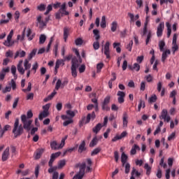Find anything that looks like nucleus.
<instances>
[{
  "label": "nucleus",
  "instance_id": "nucleus-1",
  "mask_svg": "<svg viewBox=\"0 0 179 179\" xmlns=\"http://www.w3.org/2000/svg\"><path fill=\"white\" fill-rule=\"evenodd\" d=\"M24 130L23 129V126L19 124V118H16L13 124L12 133L14 135V138H19L21 135H23Z\"/></svg>",
  "mask_w": 179,
  "mask_h": 179
},
{
  "label": "nucleus",
  "instance_id": "nucleus-2",
  "mask_svg": "<svg viewBox=\"0 0 179 179\" xmlns=\"http://www.w3.org/2000/svg\"><path fill=\"white\" fill-rule=\"evenodd\" d=\"M21 121L23 124L22 128L23 129L26 130V132H30V130L31 129V124H33V120H28L27 117H26V115H21Z\"/></svg>",
  "mask_w": 179,
  "mask_h": 179
},
{
  "label": "nucleus",
  "instance_id": "nucleus-3",
  "mask_svg": "<svg viewBox=\"0 0 179 179\" xmlns=\"http://www.w3.org/2000/svg\"><path fill=\"white\" fill-rule=\"evenodd\" d=\"M96 118V113L93 111L92 113H88L87 117L83 116L79 122V127L82 128L83 127V124H89L90 122V120H94Z\"/></svg>",
  "mask_w": 179,
  "mask_h": 179
},
{
  "label": "nucleus",
  "instance_id": "nucleus-4",
  "mask_svg": "<svg viewBox=\"0 0 179 179\" xmlns=\"http://www.w3.org/2000/svg\"><path fill=\"white\" fill-rule=\"evenodd\" d=\"M12 37H13V30L10 31L7 36V40L3 43V45H6V47H12L16 43V41H12Z\"/></svg>",
  "mask_w": 179,
  "mask_h": 179
},
{
  "label": "nucleus",
  "instance_id": "nucleus-5",
  "mask_svg": "<svg viewBox=\"0 0 179 179\" xmlns=\"http://www.w3.org/2000/svg\"><path fill=\"white\" fill-rule=\"evenodd\" d=\"M168 114L167 109H163L159 116L160 120H164L166 122H170L171 117Z\"/></svg>",
  "mask_w": 179,
  "mask_h": 179
},
{
  "label": "nucleus",
  "instance_id": "nucleus-6",
  "mask_svg": "<svg viewBox=\"0 0 179 179\" xmlns=\"http://www.w3.org/2000/svg\"><path fill=\"white\" fill-rule=\"evenodd\" d=\"M76 167H79L80 171L76 174V176H83V177L85 176V170H86V163L83 162L81 164H77Z\"/></svg>",
  "mask_w": 179,
  "mask_h": 179
},
{
  "label": "nucleus",
  "instance_id": "nucleus-7",
  "mask_svg": "<svg viewBox=\"0 0 179 179\" xmlns=\"http://www.w3.org/2000/svg\"><path fill=\"white\" fill-rule=\"evenodd\" d=\"M163 30H164V22H162L157 28V37H162V36H163Z\"/></svg>",
  "mask_w": 179,
  "mask_h": 179
},
{
  "label": "nucleus",
  "instance_id": "nucleus-8",
  "mask_svg": "<svg viewBox=\"0 0 179 179\" xmlns=\"http://www.w3.org/2000/svg\"><path fill=\"white\" fill-rule=\"evenodd\" d=\"M117 96H118L117 101L120 104H122L125 101V92L122 91H118Z\"/></svg>",
  "mask_w": 179,
  "mask_h": 179
},
{
  "label": "nucleus",
  "instance_id": "nucleus-9",
  "mask_svg": "<svg viewBox=\"0 0 179 179\" xmlns=\"http://www.w3.org/2000/svg\"><path fill=\"white\" fill-rule=\"evenodd\" d=\"M103 54L106 55L108 59H110V42L107 41L104 45Z\"/></svg>",
  "mask_w": 179,
  "mask_h": 179
},
{
  "label": "nucleus",
  "instance_id": "nucleus-10",
  "mask_svg": "<svg viewBox=\"0 0 179 179\" xmlns=\"http://www.w3.org/2000/svg\"><path fill=\"white\" fill-rule=\"evenodd\" d=\"M50 148L52 150H58L59 149H62L64 147H61V143L58 145L57 141H53L50 143Z\"/></svg>",
  "mask_w": 179,
  "mask_h": 179
},
{
  "label": "nucleus",
  "instance_id": "nucleus-11",
  "mask_svg": "<svg viewBox=\"0 0 179 179\" xmlns=\"http://www.w3.org/2000/svg\"><path fill=\"white\" fill-rule=\"evenodd\" d=\"M128 135V132L123 131L120 136L117 135L112 139V142H116V141H120V139H122V138H125Z\"/></svg>",
  "mask_w": 179,
  "mask_h": 179
},
{
  "label": "nucleus",
  "instance_id": "nucleus-12",
  "mask_svg": "<svg viewBox=\"0 0 179 179\" xmlns=\"http://www.w3.org/2000/svg\"><path fill=\"white\" fill-rule=\"evenodd\" d=\"M45 150L44 148L37 149L35 157H34L35 160H38V159H40V157H41V155L44 153Z\"/></svg>",
  "mask_w": 179,
  "mask_h": 179
},
{
  "label": "nucleus",
  "instance_id": "nucleus-13",
  "mask_svg": "<svg viewBox=\"0 0 179 179\" xmlns=\"http://www.w3.org/2000/svg\"><path fill=\"white\" fill-rule=\"evenodd\" d=\"M9 157V147H7L2 154V162H6Z\"/></svg>",
  "mask_w": 179,
  "mask_h": 179
},
{
  "label": "nucleus",
  "instance_id": "nucleus-14",
  "mask_svg": "<svg viewBox=\"0 0 179 179\" xmlns=\"http://www.w3.org/2000/svg\"><path fill=\"white\" fill-rule=\"evenodd\" d=\"M80 65V62H79V59H78L76 57H74L71 59V66L75 68H79Z\"/></svg>",
  "mask_w": 179,
  "mask_h": 179
},
{
  "label": "nucleus",
  "instance_id": "nucleus-15",
  "mask_svg": "<svg viewBox=\"0 0 179 179\" xmlns=\"http://www.w3.org/2000/svg\"><path fill=\"white\" fill-rule=\"evenodd\" d=\"M128 68L130 69V71H136V72H139L141 70V65H139L138 63H135L133 66L129 65Z\"/></svg>",
  "mask_w": 179,
  "mask_h": 179
},
{
  "label": "nucleus",
  "instance_id": "nucleus-16",
  "mask_svg": "<svg viewBox=\"0 0 179 179\" xmlns=\"http://www.w3.org/2000/svg\"><path fill=\"white\" fill-rule=\"evenodd\" d=\"M85 150H86V142L83 141L78 147V153H83V152H85Z\"/></svg>",
  "mask_w": 179,
  "mask_h": 179
},
{
  "label": "nucleus",
  "instance_id": "nucleus-17",
  "mask_svg": "<svg viewBox=\"0 0 179 179\" xmlns=\"http://www.w3.org/2000/svg\"><path fill=\"white\" fill-rule=\"evenodd\" d=\"M123 128H127L128 127V113L127 112H124L123 113Z\"/></svg>",
  "mask_w": 179,
  "mask_h": 179
},
{
  "label": "nucleus",
  "instance_id": "nucleus-18",
  "mask_svg": "<svg viewBox=\"0 0 179 179\" xmlns=\"http://www.w3.org/2000/svg\"><path fill=\"white\" fill-rule=\"evenodd\" d=\"M101 128H103V124H101V123H98V124L92 129V132H94V134H99V132H100Z\"/></svg>",
  "mask_w": 179,
  "mask_h": 179
},
{
  "label": "nucleus",
  "instance_id": "nucleus-19",
  "mask_svg": "<svg viewBox=\"0 0 179 179\" xmlns=\"http://www.w3.org/2000/svg\"><path fill=\"white\" fill-rule=\"evenodd\" d=\"M17 57H20V58H23L26 57V52L24 50H19L15 52V55L14 57L15 59L17 58Z\"/></svg>",
  "mask_w": 179,
  "mask_h": 179
},
{
  "label": "nucleus",
  "instance_id": "nucleus-20",
  "mask_svg": "<svg viewBox=\"0 0 179 179\" xmlns=\"http://www.w3.org/2000/svg\"><path fill=\"white\" fill-rule=\"evenodd\" d=\"M50 115V113L47 110H43L42 113L39 114L38 118L40 121H43V118H47Z\"/></svg>",
  "mask_w": 179,
  "mask_h": 179
},
{
  "label": "nucleus",
  "instance_id": "nucleus-21",
  "mask_svg": "<svg viewBox=\"0 0 179 179\" xmlns=\"http://www.w3.org/2000/svg\"><path fill=\"white\" fill-rule=\"evenodd\" d=\"M128 160V155L125 152H122L121 155V162L122 163V166H125L127 161Z\"/></svg>",
  "mask_w": 179,
  "mask_h": 179
},
{
  "label": "nucleus",
  "instance_id": "nucleus-22",
  "mask_svg": "<svg viewBox=\"0 0 179 179\" xmlns=\"http://www.w3.org/2000/svg\"><path fill=\"white\" fill-rule=\"evenodd\" d=\"M136 150H141V148L138 147V145L134 144V147H132V148L130 151V155H136Z\"/></svg>",
  "mask_w": 179,
  "mask_h": 179
},
{
  "label": "nucleus",
  "instance_id": "nucleus-23",
  "mask_svg": "<svg viewBox=\"0 0 179 179\" xmlns=\"http://www.w3.org/2000/svg\"><path fill=\"white\" fill-rule=\"evenodd\" d=\"M93 34L95 37L96 41H99V40H100V31H99V29H94Z\"/></svg>",
  "mask_w": 179,
  "mask_h": 179
},
{
  "label": "nucleus",
  "instance_id": "nucleus-24",
  "mask_svg": "<svg viewBox=\"0 0 179 179\" xmlns=\"http://www.w3.org/2000/svg\"><path fill=\"white\" fill-rule=\"evenodd\" d=\"M99 142V139L97 138V136H95L92 141L90 143V148H94L96 145H97V143Z\"/></svg>",
  "mask_w": 179,
  "mask_h": 179
},
{
  "label": "nucleus",
  "instance_id": "nucleus-25",
  "mask_svg": "<svg viewBox=\"0 0 179 179\" xmlns=\"http://www.w3.org/2000/svg\"><path fill=\"white\" fill-rule=\"evenodd\" d=\"M68 36H69V29L66 27L64 28V42L66 43V40H68Z\"/></svg>",
  "mask_w": 179,
  "mask_h": 179
},
{
  "label": "nucleus",
  "instance_id": "nucleus-26",
  "mask_svg": "<svg viewBox=\"0 0 179 179\" xmlns=\"http://www.w3.org/2000/svg\"><path fill=\"white\" fill-rule=\"evenodd\" d=\"M157 101V96L156 94L152 95L148 99V103L152 104V103H156Z\"/></svg>",
  "mask_w": 179,
  "mask_h": 179
},
{
  "label": "nucleus",
  "instance_id": "nucleus-27",
  "mask_svg": "<svg viewBox=\"0 0 179 179\" xmlns=\"http://www.w3.org/2000/svg\"><path fill=\"white\" fill-rule=\"evenodd\" d=\"M24 67L25 71H27L28 69H30V68H31V64L29 63V60H27V59L24 60Z\"/></svg>",
  "mask_w": 179,
  "mask_h": 179
},
{
  "label": "nucleus",
  "instance_id": "nucleus-28",
  "mask_svg": "<svg viewBox=\"0 0 179 179\" xmlns=\"http://www.w3.org/2000/svg\"><path fill=\"white\" fill-rule=\"evenodd\" d=\"M166 26L167 27V37L169 38L171 36V25L169 22H166Z\"/></svg>",
  "mask_w": 179,
  "mask_h": 179
},
{
  "label": "nucleus",
  "instance_id": "nucleus-29",
  "mask_svg": "<svg viewBox=\"0 0 179 179\" xmlns=\"http://www.w3.org/2000/svg\"><path fill=\"white\" fill-rule=\"evenodd\" d=\"M113 48H116V51L117 52H118V54H120L121 52V48H120V45H121L120 43H114L113 44Z\"/></svg>",
  "mask_w": 179,
  "mask_h": 179
},
{
  "label": "nucleus",
  "instance_id": "nucleus-30",
  "mask_svg": "<svg viewBox=\"0 0 179 179\" xmlns=\"http://www.w3.org/2000/svg\"><path fill=\"white\" fill-rule=\"evenodd\" d=\"M144 169H146L147 176H150V171H152V167L149 166V164H145Z\"/></svg>",
  "mask_w": 179,
  "mask_h": 179
},
{
  "label": "nucleus",
  "instance_id": "nucleus-31",
  "mask_svg": "<svg viewBox=\"0 0 179 179\" xmlns=\"http://www.w3.org/2000/svg\"><path fill=\"white\" fill-rule=\"evenodd\" d=\"M47 40V36L44 34H41L39 37V44H44Z\"/></svg>",
  "mask_w": 179,
  "mask_h": 179
},
{
  "label": "nucleus",
  "instance_id": "nucleus-32",
  "mask_svg": "<svg viewBox=\"0 0 179 179\" xmlns=\"http://www.w3.org/2000/svg\"><path fill=\"white\" fill-rule=\"evenodd\" d=\"M66 164V161L65 159L63 160H60L58 162V169H62V167L65 166V165Z\"/></svg>",
  "mask_w": 179,
  "mask_h": 179
},
{
  "label": "nucleus",
  "instance_id": "nucleus-33",
  "mask_svg": "<svg viewBox=\"0 0 179 179\" xmlns=\"http://www.w3.org/2000/svg\"><path fill=\"white\" fill-rule=\"evenodd\" d=\"M78 67H73L71 66V75L73 78H76L78 76V72L76 71V69Z\"/></svg>",
  "mask_w": 179,
  "mask_h": 179
},
{
  "label": "nucleus",
  "instance_id": "nucleus-34",
  "mask_svg": "<svg viewBox=\"0 0 179 179\" xmlns=\"http://www.w3.org/2000/svg\"><path fill=\"white\" fill-rule=\"evenodd\" d=\"M37 53V49H34L29 55L28 56V59L29 61H30V59H31L33 58V57H34L36 55V54Z\"/></svg>",
  "mask_w": 179,
  "mask_h": 179
},
{
  "label": "nucleus",
  "instance_id": "nucleus-35",
  "mask_svg": "<svg viewBox=\"0 0 179 179\" xmlns=\"http://www.w3.org/2000/svg\"><path fill=\"white\" fill-rule=\"evenodd\" d=\"M101 152V148H96L93 151L91 152V156H94L96 155H99Z\"/></svg>",
  "mask_w": 179,
  "mask_h": 179
},
{
  "label": "nucleus",
  "instance_id": "nucleus-36",
  "mask_svg": "<svg viewBox=\"0 0 179 179\" xmlns=\"http://www.w3.org/2000/svg\"><path fill=\"white\" fill-rule=\"evenodd\" d=\"M101 108L103 111H110V107L108 106V103H104L102 102Z\"/></svg>",
  "mask_w": 179,
  "mask_h": 179
},
{
  "label": "nucleus",
  "instance_id": "nucleus-37",
  "mask_svg": "<svg viewBox=\"0 0 179 179\" xmlns=\"http://www.w3.org/2000/svg\"><path fill=\"white\" fill-rule=\"evenodd\" d=\"M107 25L106 24V16H102L101 17V27L102 29H106Z\"/></svg>",
  "mask_w": 179,
  "mask_h": 179
},
{
  "label": "nucleus",
  "instance_id": "nucleus-38",
  "mask_svg": "<svg viewBox=\"0 0 179 179\" xmlns=\"http://www.w3.org/2000/svg\"><path fill=\"white\" fill-rule=\"evenodd\" d=\"M159 47L160 51H164V47H166V43L164 42V41H160L159 42Z\"/></svg>",
  "mask_w": 179,
  "mask_h": 179
},
{
  "label": "nucleus",
  "instance_id": "nucleus-39",
  "mask_svg": "<svg viewBox=\"0 0 179 179\" xmlns=\"http://www.w3.org/2000/svg\"><path fill=\"white\" fill-rule=\"evenodd\" d=\"M103 66H104V64L103 63H99L96 65V73H100V72H101Z\"/></svg>",
  "mask_w": 179,
  "mask_h": 179
},
{
  "label": "nucleus",
  "instance_id": "nucleus-40",
  "mask_svg": "<svg viewBox=\"0 0 179 179\" xmlns=\"http://www.w3.org/2000/svg\"><path fill=\"white\" fill-rule=\"evenodd\" d=\"M11 73L14 76V79L15 80L17 79V75L16 74V66H11Z\"/></svg>",
  "mask_w": 179,
  "mask_h": 179
},
{
  "label": "nucleus",
  "instance_id": "nucleus-41",
  "mask_svg": "<svg viewBox=\"0 0 179 179\" xmlns=\"http://www.w3.org/2000/svg\"><path fill=\"white\" fill-rule=\"evenodd\" d=\"M50 168L48 169V173L50 174H51V173H53V174L54 173H57V169H58V166H52H52H50Z\"/></svg>",
  "mask_w": 179,
  "mask_h": 179
},
{
  "label": "nucleus",
  "instance_id": "nucleus-42",
  "mask_svg": "<svg viewBox=\"0 0 179 179\" xmlns=\"http://www.w3.org/2000/svg\"><path fill=\"white\" fill-rule=\"evenodd\" d=\"M117 26H118V24L117 22L114 21L111 24V31H116L117 30Z\"/></svg>",
  "mask_w": 179,
  "mask_h": 179
},
{
  "label": "nucleus",
  "instance_id": "nucleus-43",
  "mask_svg": "<svg viewBox=\"0 0 179 179\" xmlns=\"http://www.w3.org/2000/svg\"><path fill=\"white\" fill-rule=\"evenodd\" d=\"M62 81H61V80L58 79L56 83L55 90H59V87L62 88Z\"/></svg>",
  "mask_w": 179,
  "mask_h": 179
},
{
  "label": "nucleus",
  "instance_id": "nucleus-44",
  "mask_svg": "<svg viewBox=\"0 0 179 179\" xmlns=\"http://www.w3.org/2000/svg\"><path fill=\"white\" fill-rule=\"evenodd\" d=\"M17 69L18 72H20V73H21V75H24V71H26V70H24V69H23L22 66L17 65Z\"/></svg>",
  "mask_w": 179,
  "mask_h": 179
},
{
  "label": "nucleus",
  "instance_id": "nucleus-45",
  "mask_svg": "<svg viewBox=\"0 0 179 179\" xmlns=\"http://www.w3.org/2000/svg\"><path fill=\"white\" fill-rule=\"evenodd\" d=\"M55 19H57V20H59L61 19V17H64V15L61 13V11H59V10H58L57 13H55Z\"/></svg>",
  "mask_w": 179,
  "mask_h": 179
},
{
  "label": "nucleus",
  "instance_id": "nucleus-46",
  "mask_svg": "<svg viewBox=\"0 0 179 179\" xmlns=\"http://www.w3.org/2000/svg\"><path fill=\"white\" fill-rule=\"evenodd\" d=\"M76 45H82L83 44V39L82 38H78L75 41Z\"/></svg>",
  "mask_w": 179,
  "mask_h": 179
},
{
  "label": "nucleus",
  "instance_id": "nucleus-47",
  "mask_svg": "<svg viewBox=\"0 0 179 179\" xmlns=\"http://www.w3.org/2000/svg\"><path fill=\"white\" fill-rule=\"evenodd\" d=\"M145 108V101H143L142 99L140 100V103L138 104V110L141 111V108Z\"/></svg>",
  "mask_w": 179,
  "mask_h": 179
},
{
  "label": "nucleus",
  "instance_id": "nucleus-48",
  "mask_svg": "<svg viewBox=\"0 0 179 179\" xmlns=\"http://www.w3.org/2000/svg\"><path fill=\"white\" fill-rule=\"evenodd\" d=\"M93 48L95 50H97L100 48V43H99V41H96L94 42Z\"/></svg>",
  "mask_w": 179,
  "mask_h": 179
},
{
  "label": "nucleus",
  "instance_id": "nucleus-49",
  "mask_svg": "<svg viewBox=\"0 0 179 179\" xmlns=\"http://www.w3.org/2000/svg\"><path fill=\"white\" fill-rule=\"evenodd\" d=\"M74 52H75L76 57H78V61H79L80 64H82V58L80 57V54L79 53V50H78V49H74Z\"/></svg>",
  "mask_w": 179,
  "mask_h": 179
},
{
  "label": "nucleus",
  "instance_id": "nucleus-50",
  "mask_svg": "<svg viewBox=\"0 0 179 179\" xmlns=\"http://www.w3.org/2000/svg\"><path fill=\"white\" fill-rule=\"evenodd\" d=\"M110 100H111V96L108 95L105 97V99L102 103H103L105 104H110Z\"/></svg>",
  "mask_w": 179,
  "mask_h": 179
},
{
  "label": "nucleus",
  "instance_id": "nucleus-51",
  "mask_svg": "<svg viewBox=\"0 0 179 179\" xmlns=\"http://www.w3.org/2000/svg\"><path fill=\"white\" fill-rule=\"evenodd\" d=\"M134 45V41H130L129 43L127 45L126 48L128 51H132V46Z\"/></svg>",
  "mask_w": 179,
  "mask_h": 179
},
{
  "label": "nucleus",
  "instance_id": "nucleus-52",
  "mask_svg": "<svg viewBox=\"0 0 179 179\" xmlns=\"http://www.w3.org/2000/svg\"><path fill=\"white\" fill-rule=\"evenodd\" d=\"M150 38H152V32L150 31L147 35V38L145 40L146 45H148V44H149V41H150Z\"/></svg>",
  "mask_w": 179,
  "mask_h": 179
},
{
  "label": "nucleus",
  "instance_id": "nucleus-53",
  "mask_svg": "<svg viewBox=\"0 0 179 179\" xmlns=\"http://www.w3.org/2000/svg\"><path fill=\"white\" fill-rule=\"evenodd\" d=\"M27 120H30V118H33V112L31 110H29L27 112V116H26Z\"/></svg>",
  "mask_w": 179,
  "mask_h": 179
},
{
  "label": "nucleus",
  "instance_id": "nucleus-54",
  "mask_svg": "<svg viewBox=\"0 0 179 179\" xmlns=\"http://www.w3.org/2000/svg\"><path fill=\"white\" fill-rule=\"evenodd\" d=\"M9 85L11 86L13 90H16V83L15 82V80L12 79Z\"/></svg>",
  "mask_w": 179,
  "mask_h": 179
},
{
  "label": "nucleus",
  "instance_id": "nucleus-55",
  "mask_svg": "<svg viewBox=\"0 0 179 179\" xmlns=\"http://www.w3.org/2000/svg\"><path fill=\"white\" fill-rule=\"evenodd\" d=\"M172 45L173 54H176V51H178V45L177 43H172Z\"/></svg>",
  "mask_w": 179,
  "mask_h": 179
},
{
  "label": "nucleus",
  "instance_id": "nucleus-56",
  "mask_svg": "<svg viewBox=\"0 0 179 179\" xmlns=\"http://www.w3.org/2000/svg\"><path fill=\"white\" fill-rule=\"evenodd\" d=\"M66 114L71 117V118H73V117H75V112L71 110H66Z\"/></svg>",
  "mask_w": 179,
  "mask_h": 179
},
{
  "label": "nucleus",
  "instance_id": "nucleus-57",
  "mask_svg": "<svg viewBox=\"0 0 179 179\" xmlns=\"http://www.w3.org/2000/svg\"><path fill=\"white\" fill-rule=\"evenodd\" d=\"M131 169V165L129 163L125 164V174H129Z\"/></svg>",
  "mask_w": 179,
  "mask_h": 179
},
{
  "label": "nucleus",
  "instance_id": "nucleus-58",
  "mask_svg": "<svg viewBox=\"0 0 179 179\" xmlns=\"http://www.w3.org/2000/svg\"><path fill=\"white\" fill-rule=\"evenodd\" d=\"M38 10H40L41 12H43L45 10V4H40L37 6Z\"/></svg>",
  "mask_w": 179,
  "mask_h": 179
},
{
  "label": "nucleus",
  "instance_id": "nucleus-59",
  "mask_svg": "<svg viewBox=\"0 0 179 179\" xmlns=\"http://www.w3.org/2000/svg\"><path fill=\"white\" fill-rule=\"evenodd\" d=\"M145 80H147V82H148L149 83H150V82L153 81V77L152 76V75L149 74L148 76H146L145 77Z\"/></svg>",
  "mask_w": 179,
  "mask_h": 179
},
{
  "label": "nucleus",
  "instance_id": "nucleus-60",
  "mask_svg": "<svg viewBox=\"0 0 179 179\" xmlns=\"http://www.w3.org/2000/svg\"><path fill=\"white\" fill-rule=\"evenodd\" d=\"M78 71H79L80 73H83V72H85V71H86V66L85 64H82L79 67Z\"/></svg>",
  "mask_w": 179,
  "mask_h": 179
},
{
  "label": "nucleus",
  "instance_id": "nucleus-61",
  "mask_svg": "<svg viewBox=\"0 0 179 179\" xmlns=\"http://www.w3.org/2000/svg\"><path fill=\"white\" fill-rule=\"evenodd\" d=\"M144 58L145 57H143V55L138 56L136 58V62H138V64H142V62H143Z\"/></svg>",
  "mask_w": 179,
  "mask_h": 179
},
{
  "label": "nucleus",
  "instance_id": "nucleus-62",
  "mask_svg": "<svg viewBox=\"0 0 179 179\" xmlns=\"http://www.w3.org/2000/svg\"><path fill=\"white\" fill-rule=\"evenodd\" d=\"M176 139V132L171 133V134L168 137V141H173Z\"/></svg>",
  "mask_w": 179,
  "mask_h": 179
},
{
  "label": "nucleus",
  "instance_id": "nucleus-63",
  "mask_svg": "<svg viewBox=\"0 0 179 179\" xmlns=\"http://www.w3.org/2000/svg\"><path fill=\"white\" fill-rule=\"evenodd\" d=\"M38 24H39V29H44V27L47 26V24L46 22H45V21H41V22H39Z\"/></svg>",
  "mask_w": 179,
  "mask_h": 179
},
{
  "label": "nucleus",
  "instance_id": "nucleus-64",
  "mask_svg": "<svg viewBox=\"0 0 179 179\" xmlns=\"http://www.w3.org/2000/svg\"><path fill=\"white\" fill-rule=\"evenodd\" d=\"M10 90H12V87L7 86L5 87V89L2 90V93L3 94L8 93V92H10Z\"/></svg>",
  "mask_w": 179,
  "mask_h": 179
}]
</instances>
